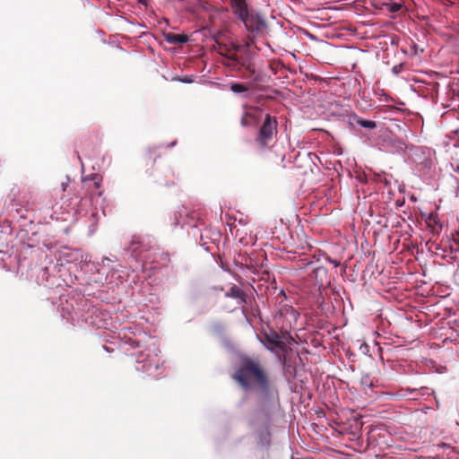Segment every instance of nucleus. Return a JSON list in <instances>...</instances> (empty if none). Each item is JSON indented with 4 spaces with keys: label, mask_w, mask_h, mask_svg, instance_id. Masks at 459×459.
<instances>
[{
    "label": "nucleus",
    "mask_w": 459,
    "mask_h": 459,
    "mask_svg": "<svg viewBox=\"0 0 459 459\" xmlns=\"http://www.w3.org/2000/svg\"><path fill=\"white\" fill-rule=\"evenodd\" d=\"M455 172H457L459 174V166L456 167V169H455Z\"/></svg>",
    "instance_id": "5701e85b"
},
{
    "label": "nucleus",
    "mask_w": 459,
    "mask_h": 459,
    "mask_svg": "<svg viewBox=\"0 0 459 459\" xmlns=\"http://www.w3.org/2000/svg\"><path fill=\"white\" fill-rule=\"evenodd\" d=\"M452 241L459 248V230L453 234Z\"/></svg>",
    "instance_id": "a211bd4d"
},
{
    "label": "nucleus",
    "mask_w": 459,
    "mask_h": 459,
    "mask_svg": "<svg viewBox=\"0 0 459 459\" xmlns=\"http://www.w3.org/2000/svg\"><path fill=\"white\" fill-rule=\"evenodd\" d=\"M165 39L170 44H183L188 41V37L185 34L169 32L165 34Z\"/></svg>",
    "instance_id": "9b49d317"
},
{
    "label": "nucleus",
    "mask_w": 459,
    "mask_h": 459,
    "mask_svg": "<svg viewBox=\"0 0 459 459\" xmlns=\"http://www.w3.org/2000/svg\"><path fill=\"white\" fill-rule=\"evenodd\" d=\"M245 112L240 119L242 126H251L256 125L263 117V110L257 107L246 106Z\"/></svg>",
    "instance_id": "423d86ee"
},
{
    "label": "nucleus",
    "mask_w": 459,
    "mask_h": 459,
    "mask_svg": "<svg viewBox=\"0 0 459 459\" xmlns=\"http://www.w3.org/2000/svg\"><path fill=\"white\" fill-rule=\"evenodd\" d=\"M360 383L362 385H364L365 387H372L373 386V383L371 381V379L369 378V376L368 375H365L361 377V380H360Z\"/></svg>",
    "instance_id": "2eb2a0df"
},
{
    "label": "nucleus",
    "mask_w": 459,
    "mask_h": 459,
    "mask_svg": "<svg viewBox=\"0 0 459 459\" xmlns=\"http://www.w3.org/2000/svg\"><path fill=\"white\" fill-rule=\"evenodd\" d=\"M239 20L253 36L263 34L267 27L264 17L253 9H250Z\"/></svg>",
    "instance_id": "20e7f679"
},
{
    "label": "nucleus",
    "mask_w": 459,
    "mask_h": 459,
    "mask_svg": "<svg viewBox=\"0 0 459 459\" xmlns=\"http://www.w3.org/2000/svg\"><path fill=\"white\" fill-rule=\"evenodd\" d=\"M402 8V4H397V3H393L389 5V8L388 10L392 13H396L398 11H400Z\"/></svg>",
    "instance_id": "dca6fc26"
},
{
    "label": "nucleus",
    "mask_w": 459,
    "mask_h": 459,
    "mask_svg": "<svg viewBox=\"0 0 459 459\" xmlns=\"http://www.w3.org/2000/svg\"><path fill=\"white\" fill-rule=\"evenodd\" d=\"M273 394L271 393L269 396L260 394L258 408L254 411L248 421L252 428L271 427L273 421Z\"/></svg>",
    "instance_id": "f03ea898"
},
{
    "label": "nucleus",
    "mask_w": 459,
    "mask_h": 459,
    "mask_svg": "<svg viewBox=\"0 0 459 459\" xmlns=\"http://www.w3.org/2000/svg\"><path fill=\"white\" fill-rule=\"evenodd\" d=\"M237 65L244 68L247 73V77L251 79L254 82L261 81V76L256 71L255 64L250 53H247L246 56H241Z\"/></svg>",
    "instance_id": "39448f33"
},
{
    "label": "nucleus",
    "mask_w": 459,
    "mask_h": 459,
    "mask_svg": "<svg viewBox=\"0 0 459 459\" xmlns=\"http://www.w3.org/2000/svg\"><path fill=\"white\" fill-rule=\"evenodd\" d=\"M428 221H429V224H430V223H435V224H436V223L437 222V215L430 214V215L429 216Z\"/></svg>",
    "instance_id": "6ab92c4d"
},
{
    "label": "nucleus",
    "mask_w": 459,
    "mask_h": 459,
    "mask_svg": "<svg viewBox=\"0 0 459 459\" xmlns=\"http://www.w3.org/2000/svg\"><path fill=\"white\" fill-rule=\"evenodd\" d=\"M230 4L233 13L238 19L243 18V15L250 10L246 0H230Z\"/></svg>",
    "instance_id": "1a4fd4ad"
},
{
    "label": "nucleus",
    "mask_w": 459,
    "mask_h": 459,
    "mask_svg": "<svg viewBox=\"0 0 459 459\" xmlns=\"http://www.w3.org/2000/svg\"><path fill=\"white\" fill-rule=\"evenodd\" d=\"M263 342H264L266 347L272 351H273L275 349L284 351L287 348L286 343L282 341L281 337L275 331L264 333Z\"/></svg>",
    "instance_id": "0eeeda50"
},
{
    "label": "nucleus",
    "mask_w": 459,
    "mask_h": 459,
    "mask_svg": "<svg viewBox=\"0 0 459 459\" xmlns=\"http://www.w3.org/2000/svg\"><path fill=\"white\" fill-rule=\"evenodd\" d=\"M226 298H231L237 299L238 305L244 306L251 302V299L248 295L238 286L232 285L229 291L225 293Z\"/></svg>",
    "instance_id": "6e6552de"
},
{
    "label": "nucleus",
    "mask_w": 459,
    "mask_h": 459,
    "mask_svg": "<svg viewBox=\"0 0 459 459\" xmlns=\"http://www.w3.org/2000/svg\"><path fill=\"white\" fill-rule=\"evenodd\" d=\"M400 69H401V65H394L392 69L393 73L394 74H398L400 72Z\"/></svg>",
    "instance_id": "aec40b11"
},
{
    "label": "nucleus",
    "mask_w": 459,
    "mask_h": 459,
    "mask_svg": "<svg viewBox=\"0 0 459 459\" xmlns=\"http://www.w3.org/2000/svg\"><path fill=\"white\" fill-rule=\"evenodd\" d=\"M91 179H93L95 181L94 186L96 188H99L100 186V178L99 175H97V174L92 175Z\"/></svg>",
    "instance_id": "f3484780"
},
{
    "label": "nucleus",
    "mask_w": 459,
    "mask_h": 459,
    "mask_svg": "<svg viewBox=\"0 0 459 459\" xmlns=\"http://www.w3.org/2000/svg\"><path fill=\"white\" fill-rule=\"evenodd\" d=\"M277 134V121L270 114H265L264 122L255 138V143L262 151L271 147V143Z\"/></svg>",
    "instance_id": "7ed1b4c3"
},
{
    "label": "nucleus",
    "mask_w": 459,
    "mask_h": 459,
    "mask_svg": "<svg viewBox=\"0 0 459 459\" xmlns=\"http://www.w3.org/2000/svg\"><path fill=\"white\" fill-rule=\"evenodd\" d=\"M356 123L358 125H359L360 126H362L364 128H368V129H374V128L377 127L376 122L371 121V120H365V119H362V118H358L356 120Z\"/></svg>",
    "instance_id": "ddd939ff"
},
{
    "label": "nucleus",
    "mask_w": 459,
    "mask_h": 459,
    "mask_svg": "<svg viewBox=\"0 0 459 459\" xmlns=\"http://www.w3.org/2000/svg\"><path fill=\"white\" fill-rule=\"evenodd\" d=\"M252 43V40H250V42H247L246 47L248 48L250 46V44Z\"/></svg>",
    "instance_id": "4be33fe9"
},
{
    "label": "nucleus",
    "mask_w": 459,
    "mask_h": 459,
    "mask_svg": "<svg viewBox=\"0 0 459 459\" xmlns=\"http://www.w3.org/2000/svg\"><path fill=\"white\" fill-rule=\"evenodd\" d=\"M232 379L245 391L258 390L260 394L269 396L273 387L269 374L260 361L250 356L241 357Z\"/></svg>",
    "instance_id": "f257e3e1"
},
{
    "label": "nucleus",
    "mask_w": 459,
    "mask_h": 459,
    "mask_svg": "<svg viewBox=\"0 0 459 459\" xmlns=\"http://www.w3.org/2000/svg\"><path fill=\"white\" fill-rule=\"evenodd\" d=\"M230 91L234 93H245L247 92L249 88L244 83L233 82L230 84Z\"/></svg>",
    "instance_id": "f8f14e48"
},
{
    "label": "nucleus",
    "mask_w": 459,
    "mask_h": 459,
    "mask_svg": "<svg viewBox=\"0 0 459 459\" xmlns=\"http://www.w3.org/2000/svg\"><path fill=\"white\" fill-rule=\"evenodd\" d=\"M232 48H233L235 52L232 53V54L227 55L226 56L230 60L235 62L236 65H238V59L240 58L241 56H238L236 52L241 50L242 46H240V45H234Z\"/></svg>",
    "instance_id": "4468645a"
},
{
    "label": "nucleus",
    "mask_w": 459,
    "mask_h": 459,
    "mask_svg": "<svg viewBox=\"0 0 459 459\" xmlns=\"http://www.w3.org/2000/svg\"><path fill=\"white\" fill-rule=\"evenodd\" d=\"M61 186H62V190L65 192L68 186V182H63Z\"/></svg>",
    "instance_id": "412c9836"
},
{
    "label": "nucleus",
    "mask_w": 459,
    "mask_h": 459,
    "mask_svg": "<svg viewBox=\"0 0 459 459\" xmlns=\"http://www.w3.org/2000/svg\"><path fill=\"white\" fill-rule=\"evenodd\" d=\"M271 427L264 426V427H256L253 428L256 433L259 443L262 446H268L271 442Z\"/></svg>",
    "instance_id": "9d476101"
}]
</instances>
